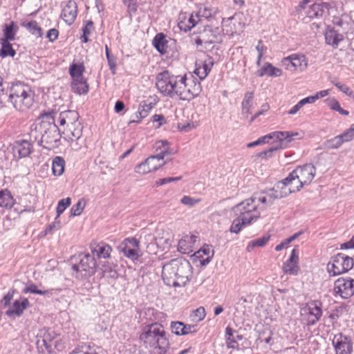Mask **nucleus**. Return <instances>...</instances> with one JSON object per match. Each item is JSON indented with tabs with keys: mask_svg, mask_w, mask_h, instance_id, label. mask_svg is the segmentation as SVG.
Returning <instances> with one entry per match:
<instances>
[{
	"mask_svg": "<svg viewBox=\"0 0 354 354\" xmlns=\"http://www.w3.org/2000/svg\"><path fill=\"white\" fill-rule=\"evenodd\" d=\"M54 112L41 113L38 121L30 127L29 136L32 142H37L39 145L50 149L58 146L61 133L55 123Z\"/></svg>",
	"mask_w": 354,
	"mask_h": 354,
	"instance_id": "1",
	"label": "nucleus"
},
{
	"mask_svg": "<svg viewBox=\"0 0 354 354\" xmlns=\"http://www.w3.org/2000/svg\"><path fill=\"white\" fill-rule=\"evenodd\" d=\"M192 266L183 258L171 259L162 266V277L164 283L169 286H183L189 280Z\"/></svg>",
	"mask_w": 354,
	"mask_h": 354,
	"instance_id": "2",
	"label": "nucleus"
},
{
	"mask_svg": "<svg viewBox=\"0 0 354 354\" xmlns=\"http://www.w3.org/2000/svg\"><path fill=\"white\" fill-rule=\"evenodd\" d=\"M146 346L153 350L155 354H165L169 348V339L162 325L151 323L146 325L140 335Z\"/></svg>",
	"mask_w": 354,
	"mask_h": 354,
	"instance_id": "3",
	"label": "nucleus"
},
{
	"mask_svg": "<svg viewBox=\"0 0 354 354\" xmlns=\"http://www.w3.org/2000/svg\"><path fill=\"white\" fill-rule=\"evenodd\" d=\"M186 75H174L168 71L159 73L156 76V85L158 91L165 96L173 97L178 96L180 99V93L185 91L184 88Z\"/></svg>",
	"mask_w": 354,
	"mask_h": 354,
	"instance_id": "4",
	"label": "nucleus"
},
{
	"mask_svg": "<svg viewBox=\"0 0 354 354\" xmlns=\"http://www.w3.org/2000/svg\"><path fill=\"white\" fill-rule=\"evenodd\" d=\"M34 97L35 92L29 85L17 82L10 86L8 101L15 109L24 111L32 106Z\"/></svg>",
	"mask_w": 354,
	"mask_h": 354,
	"instance_id": "5",
	"label": "nucleus"
},
{
	"mask_svg": "<svg viewBox=\"0 0 354 354\" xmlns=\"http://www.w3.org/2000/svg\"><path fill=\"white\" fill-rule=\"evenodd\" d=\"M36 346L39 354H52L54 349L61 351L64 347L59 342V335L49 328H41L36 336Z\"/></svg>",
	"mask_w": 354,
	"mask_h": 354,
	"instance_id": "6",
	"label": "nucleus"
},
{
	"mask_svg": "<svg viewBox=\"0 0 354 354\" xmlns=\"http://www.w3.org/2000/svg\"><path fill=\"white\" fill-rule=\"evenodd\" d=\"M58 122L61 127L66 126L63 133L71 140H78L82 135V126L79 121V113L76 111L68 110L59 114Z\"/></svg>",
	"mask_w": 354,
	"mask_h": 354,
	"instance_id": "7",
	"label": "nucleus"
},
{
	"mask_svg": "<svg viewBox=\"0 0 354 354\" xmlns=\"http://www.w3.org/2000/svg\"><path fill=\"white\" fill-rule=\"evenodd\" d=\"M316 168L312 164L298 166L286 178L295 192L299 191L304 185H309L315 177Z\"/></svg>",
	"mask_w": 354,
	"mask_h": 354,
	"instance_id": "8",
	"label": "nucleus"
},
{
	"mask_svg": "<svg viewBox=\"0 0 354 354\" xmlns=\"http://www.w3.org/2000/svg\"><path fill=\"white\" fill-rule=\"evenodd\" d=\"M233 210L242 218L250 220L251 223L257 221L261 216L260 210L252 196L236 205Z\"/></svg>",
	"mask_w": 354,
	"mask_h": 354,
	"instance_id": "9",
	"label": "nucleus"
},
{
	"mask_svg": "<svg viewBox=\"0 0 354 354\" xmlns=\"http://www.w3.org/2000/svg\"><path fill=\"white\" fill-rule=\"evenodd\" d=\"M353 265V258L342 253H338L332 257L330 262L328 264V270L330 273H333V275H339L352 269Z\"/></svg>",
	"mask_w": 354,
	"mask_h": 354,
	"instance_id": "10",
	"label": "nucleus"
},
{
	"mask_svg": "<svg viewBox=\"0 0 354 354\" xmlns=\"http://www.w3.org/2000/svg\"><path fill=\"white\" fill-rule=\"evenodd\" d=\"M79 259V263L73 265V270L79 273L82 277H88L93 275L97 267L94 257L86 253L80 254Z\"/></svg>",
	"mask_w": 354,
	"mask_h": 354,
	"instance_id": "11",
	"label": "nucleus"
},
{
	"mask_svg": "<svg viewBox=\"0 0 354 354\" xmlns=\"http://www.w3.org/2000/svg\"><path fill=\"white\" fill-rule=\"evenodd\" d=\"M332 345L335 354H352L353 342L351 336L338 333L333 335Z\"/></svg>",
	"mask_w": 354,
	"mask_h": 354,
	"instance_id": "12",
	"label": "nucleus"
},
{
	"mask_svg": "<svg viewBox=\"0 0 354 354\" xmlns=\"http://www.w3.org/2000/svg\"><path fill=\"white\" fill-rule=\"evenodd\" d=\"M335 295L348 299L354 295V279L351 277H339L334 283Z\"/></svg>",
	"mask_w": 354,
	"mask_h": 354,
	"instance_id": "13",
	"label": "nucleus"
},
{
	"mask_svg": "<svg viewBox=\"0 0 354 354\" xmlns=\"http://www.w3.org/2000/svg\"><path fill=\"white\" fill-rule=\"evenodd\" d=\"M169 142L166 140H160L156 142L157 149H160V151L155 156H151L145 160L146 164L150 167L152 171H156L162 167L165 162H160L162 160L166 155L171 154L169 151Z\"/></svg>",
	"mask_w": 354,
	"mask_h": 354,
	"instance_id": "14",
	"label": "nucleus"
},
{
	"mask_svg": "<svg viewBox=\"0 0 354 354\" xmlns=\"http://www.w3.org/2000/svg\"><path fill=\"white\" fill-rule=\"evenodd\" d=\"M183 86L185 91L180 94V100H191L194 99L200 94L202 90L200 82L191 74L189 75H186V80Z\"/></svg>",
	"mask_w": 354,
	"mask_h": 354,
	"instance_id": "15",
	"label": "nucleus"
},
{
	"mask_svg": "<svg viewBox=\"0 0 354 354\" xmlns=\"http://www.w3.org/2000/svg\"><path fill=\"white\" fill-rule=\"evenodd\" d=\"M281 63L287 70L290 71H303L308 66L305 55L301 54H292L283 58Z\"/></svg>",
	"mask_w": 354,
	"mask_h": 354,
	"instance_id": "16",
	"label": "nucleus"
},
{
	"mask_svg": "<svg viewBox=\"0 0 354 354\" xmlns=\"http://www.w3.org/2000/svg\"><path fill=\"white\" fill-rule=\"evenodd\" d=\"M295 192L294 187H292L290 183L286 182V178H284L277 182L272 189L266 190V194L270 195L274 202L276 199L286 197Z\"/></svg>",
	"mask_w": 354,
	"mask_h": 354,
	"instance_id": "17",
	"label": "nucleus"
},
{
	"mask_svg": "<svg viewBox=\"0 0 354 354\" xmlns=\"http://www.w3.org/2000/svg\"><path fill=\"white\" fill-rule=\"evenodd\" d=\"M139 241L136 238L125 239L120 245V249L123 254L131 259V260H136L140 257L139 251Z\"/></svg>",
	"mask_w": 354,
	"mask_h": 354,
	"instance_id": "18",
	"label": "nucleus"
},
{
	"mask_svg": "<svg viewBox=\"0 0 354 354\" xmlns=\"http://www.w3.org/2000/svg\"><path fill=\"white\" fill-rule=\"evenodd\" d=\"M32 139L30 141L26 140H19L14 142L12 146V153L15 158L21 159L30 156L33 150Z\"/></svg>",
	"mask_w": 354,
	"mask_h": 354,
	"instance_id": "19",
	"label": "nucleus"
},
{
	"mask_svg": "<svg viewBox=\"0 0 354 354\" xmlns=\"http://www.w3.org/2000/svg\"><path fill=\"white\" fill-rule=\"evenodd\" d=\"M333 7L329 2H317L309 6L306 15L310 19L319 18L326 14H328L329 10Z\"/></svg>",
	"mask_w": 354,
	"mask_h": 354,
	"instance_id": "20",
	"label": "nucleus"
},
{
	"mask_svg": "<svg viewBox=\"0 0 354 354\" xmlns=\"http://www.w3.org/2000/svg\"><path fill=\"white\" fill-rule=\"evenodd\" d=\"M299 133L297 132L293 133L290 131H274L272 132L269 134H267L264 136L259 138V140L261 141V145L268 142V141L271 139H277L280 143H282L283 141H286V142H290L292 140V138L293 136H298Z\"/></svg>",
	"mask_w": 354,
	"mask_h": 354,
	"instance_id": "21",
	"label": "nucleus"
},
{
	"mask_svg": "<svg viewBox=\"0 0 354 354\" xmlns=\"http://www.w3.org/2000/svg\"><path fill=\"white\" fill-rule=\"evenodd\" d=\"M171 332L176 335H186L197 332L195 324H185L182 322H171L170 326Z\"/></svg>",
	"mask_w": 354,
	"mask_h": 354,
	"instance_id": "22",
	"label": "nucleus"
},
{
	"mask_svg": "<svg viewBox=\"0 0 354 354\" xmlns=\"http://www.w3.org/2000/svg\"><path fill=\"white\" fill-rule=\"evenodd\" d=\"M30 305L27 298H21L20 300H15L12 306L6 312V315L10 317H20Z\"/></svg>",
	"mask_w": 354,
	"mask_h": 354,
	"instance_id": "23",
	"label": "nucleus"
},
{
	"mask_svg": "<svg viewBox=\"0 0 354 354\" xmlns=\"http://www.w3.org/2000/svg\"><path fill=\"white\" fill-rule=\"evenodd\" d=\"M77 6L75 1L69 0L62 11V17L64 21L71 25L76 19Z\"/></svg>",
	"mask_w": 354,
	"mask_h": 354,
	"instance_id": "24",
	"label": "nucleus"
},
{
	"mask_svg": "<svg viewBox=\"0 0 354 354\" xmlns=\"http://www.w3.org/2000/svg\"><path fill=\"white\" fill-rule=\"evenodd\" d=\"M92 256H96L97 258H108L112 251L111 246L104 242H93L90 245Z\"/></svg>",
	"mask_w": 354,
	"mask_h": 354,
	"instance_id": "25",
	"label": "nucleus"
},
{
	"mask_svg": "<svg viewBox=\"0 0 354 354\" xmlns=\"http://www.w3.org/2000/svg\"><path fill=\"white\" fill-rule=\"evenodd\" d=\"M299 257L297 250L293 249L289 259L284 263L283 270L286 274L296 275L298 273L299 267L298 266Z\"/></svg>",
	"mask_w": 354,
	"mask_h": 354,
	"instance_id": "26",
	"label": "nucleus"
},
{
	"mask_svg": "<svg viewBox=\"0 0 354 354\" xmlns=\"http://www.w3.org/2000/svg\"><path fill=\"white\" fill-rule=\"evenodd\" d=\"M213 64L214 62L212 58L209 57L202 64H196L194 73L201 80H203L211 71Z\"/></svg>",
	"mask_w": 354,
	"mask_h": 354,
	"instance_id": "27",
	"label": "nucleus"
},
{
	"mask_svg": "<svg viewBox=\"0 0 354 354\" xmlns=\"http://www.w3.org/2000/svg\"><path fill=\"white\" fill-rule=\"evenodd\" d=\"M326 43L331 45L334 48L338 46L339 43L343 40V35L338 32L334 28H328L325 32Z\"/></svg>",
	"mask_w": 354,
	"mask_h": 354,
	"instance_id": "28",
	"label": "nucleus"
},
{
	"mask_svg": "<svg viewBox=\"0 0 354 354\" xmlns=\"http://www.w3.org/2000/svg\"><path fill=\"white\" fill-rule=\"evenodd\" d=\"M152 107L153 105L151 103L147 104L145 102L143 104H140L138 111L132 115V118L130 120L129 124L140 122L142 119L146 118L149 115Z\"/></svg>",
	"mask_w": 354,
	"mask_h": 354,
	"instance_id": "29",
	"label": "nucleus"
},
{
	"mask_svg": "<svg viewBox=\"0 0 354 354\" xmlns=\"http://www.w3.org/2000/svg\"><path fill=\"white\" fill-rule=\"evenodd\" d=\"M309 314L314 317L313 319L308 321V325L315 324L322 315V304L318 301H313L308 305Z\"/></svg>",
	"mask_w": 354,
	"mask_h": 354,
	"instance_id": "30",
	"label": "nucleus"
},
{
	"mask_svg": "<svg viewBox=\"0 0 354 354\" xmlns=\"http://www.w3.org/2000/svg\"><path fill=\"white\" fill-rule=\"evenodd\" d=\"M200 35H206L207 40L205 41V44H212L216 42L218 35H219V29L212 26H206L203 30L200 32Z\"/></svg>",
	"mask_w": 354,
	"mask_h": 354,
	"instance_id": "31",
	"label": "nucleus"
},
{
	"mask_svg": "<svg viewBox=\"0 0 354 354\" xmlns=\"http://www.w3.org/2000/svg\"><path fill=\"white\" fill-rule=\"evenodd\" d=\"M267 75L270 77H279L282 75V71L277 67L273 66L270 63H266L263 66L257 71V75L263 77Z\"/></svg>",
	"mask_w": 354,
	"mask_h": 354,
	"instance_id": "32",
	"label": "nucleus"
},
{
	"mask_svg": "<svg viewBox=\"0 0 354 354\" xmlns=\"http://www.w3.org/2000/svg\"><path fill=\"white\" fill-rule=\"evenodd\" d=\"M153 45L158 53L164 55L167 53V40L162 32L158 33L153 39Z\"/></svg>",
	"mask_w": 354,
	"mask_h": 354,
	"instance_id": "33",
	"label": "nucleus"
},
{
	"mask_svg": "<svg viewBox=\"0 0 354 354\" xmlns=\"http://www.w3.org/2000/svg\"><path fill=\"white\" fill-rule=\"evenodd\" d=\"M21 25L22 27L26 28V30L35 37L39 38L42 37V28L36 21H23Z\"/></svg>",
	"mask_w": 354,
	"mask_h": 354,
	"instance_id": "34",
	"label": "nucleus"
},
{
	"mask_svg": "<svg viewBox=\"0 0 354 354\" xmlns=\"http://www.w3.org/2000/svg\"><path fill=\"white\" fill-rule=\"evenodd\" d=\"M252 198H254L259 209H262L261 207H259L260 203L262 204L264 207L270 206L274 203L270 195L266 194V191H263L259 194H254Z\"/></svg>",
	"mask_w": 354,
	"mask_h": 354,
	"instance_id": "35",
	"label": "nucleus"
},
{
	"mask_svg": "<svg viewBox=\"0 0 354 354\" xmlns=\"http://www.w3.org/2000/svg\"><path fill=\"white\" fill-rule=\"evenodd\" d=\"M18 30V27L14 21L4 25L3 37L0 41H12L15 38V35Z\"/></svg>",
	"mask_w": 354,
	"mask_h": 354,
	"instance_id": "36",
	"label": "nucleus"
},
{
	"mask_svg": "<svg viewBox=\"0 0 354 354\" xmlns=\"http://www.w3.org/2000/svg\"><path fill=\"white\" fill-rule=\"evenodd\" d=\"M71 87L73 91L79 95H84L88 92V84L85 78L73 80Z\"/></svg>",
	"mask_w": 354,
	"mask_h": 354,
	"instance_id": "37",
	"label": "nucleus"
},
{
	"mask_svg": "<svg viewBox=\"0 0 354 354\" xmlns=\"http://www.w3.org/2000/svg\"><path fill=\"white\" fill-rule=\"evenodd\" d=\"M250 224L252 223L250 222V220L243 218L239 215L238 217L232 221L230 227V232L231 233L239 234L243 227L250 225Z\"/></svg>",
	"mask_w": 354,
	"mask_h": 354,
	"instance_id": "38",
	"label": "nucleus"
},
{
	"mask_svg": "<svg viewBox=\"0 0 354 354\" xmlns=\"http://www.w3.org/2000/svg\"><path fill=\"white\" fill-rule=\"evenodd\" d=\"M85 67L82 63H73L69 67V74L73 80L84 79L83 73Z\"/></svg>",
	"mask_w": 354,
	"mask_h": 354,
	"instance_id": "39",
	"label": "nucleus"
},
{
	"mask_svg": "<svg viewBox=\"0 0 354 354\" xmlns=\"http://www.w3.org/2000/svg\"><path fill=\"white\" fill-rule=\"evenodd\" d=\"M116 266L113 263L104 262L102 264L101 270L103 276L107 278L115 279L118 277Z\"/></svg>",
	"mask_w": 354,
	"mask_h": 354,
	"instance_id": "40",
	"label": "nucleus"
},
{
	"mask_svg": "<svg viewBox=\"0 0 354 354\" xmlns=\"http://www.w3.org/2000/svg\"><path fill=\"white\" fill-rule=\"evenodd\" d=\"M158 313L153 308H147L141 312L142 319H145V324L147 325L151 323H157Z\"/></svg>",
	"mask_w": 354,
	"mask_h": 354,
	"instance_id": "41",
	"label": "nucleus"
},
{
	"mask_svg": "<svg viewBox=\"0 0 354 354\" xmlns=\"http://www.w3.org/2000/svg\"><path fill=\"white\" fill-rule=\"evenodd\" d=\"M14 205V199L11 193L7 189L0 191V207L11 208Z\"/></svg>",
	"mask_w": 354,
	"mask_h": 354,
	"instance_id": "42",
	"label": "nucleus"
},
{
	"mask_svg": "<svg viewBox=\"0 0 354 354\" xmlns=\"http://www.w3.org/2000/svg\"><path fill=\"white\" fill-rule=\"evenodd\" d=\"M65 168V160L62 157L56 156L52 163V170L55 176H61Z\"/></svg>",
	"mask_w": 354,
	"mask_h": 354,
	"instance_id": "43",
	"label": "nucleus"
},
{
	"mask_svg": "<svg viewBox=\"0 0 354 354\" xmlns=\"http://www.w3.org/2000/svg\"><path fill=\"white\" fill-rule=\"evenodd\" d=\"M1 44V49L0 50V55L2 57L8 56L14 57L16 54L15 50L13 49L12 44L9 41H0Z\"/></svg>",
	"mask_w": 354,
	"mask_h": 354,
	"instance_id": "44",
	"label": "nucleus"
},
{
	"mask_svg": "<svg viewBox=\"0 0 354 354\" xmlns=\"http://www.w3.org/2000/svg\"><path fill=\"white\" fill-rule=\"evenodd\" d=\"M53 290H39L37 288V286L35 283H30L29 286H26L22 290L23 293L27 294V293H32V294H37L39 295H53Z\"/></svg>",
	"mask_w": 354,
	"mask_h": 354,
	"instance_id": "45",
	"label": "nucleus"
},
{
	"mask_svg": "<svg viewBox=\"0 0 354 354\" xmlns=\"http://www.w3.org/2000/svg\"><path fill=\"white\" fill-rule=\"evenodd\" d=\"M192 243L189 240H187L185 237L182 238L178 244V250L183 253L189 254L193 252Z\"/></svg>",
	"mask_w": 354,
	"mask_h": 354,
	"instance_id": "46",
	"label": "nucleus"
},
{
	"mask_svg": "<svg viewBox=\"0 0 354 354\" xmlns=\"http://www.w3.org/2000/svg\"><path fill=\"white\" fill-rule=\"evenodd\" d=\"M225 335H226V344L228 348H231L233 349H239V344L235 340L233 335V330L227 326L225 329Z\"/></svg>",
	"mask_w": 354,
	"mask_h": 354,
	"instance_id": "47",
	"label": "nucleus"
},
{
	"mask_svg": "<svg viewBox=\"0 0 354 354\" xmlns=\"http://www.w3.org/2000/svg\"><path fill=\"white\" fill-rule=\"evenodd\" d=\"M270 239V236H264L263 237L257 239L250 241L247 247L248 252L251 251L254 247H263L264 246Z\"/></svg>",
	"mask_w": 354,
	"mask_h": 354,
	"instance_id": "48",
	"label": "nucleus"
},
{
	"mask_svg": "<svg viewBox=\"0 0 354 354\" xmlns=\"http://www.w3.org/2000/svg\"><path fill=\"white\" fill-rule=\"evenodd\" d=\"M71 203V199L69 197L63 198L58 202L57 207V218H58L64 212V210L70 206Z\"/></svg>",
	"mask_w": 354,
	"mask_h": 354,
	"instance_id": "49",
	"label": "nucleus"
},
{
	"mask_svg": "<svg viewBox=\"0 0 354 354\" xmlns=\"http://www.w3.org/2000/svg\"><path fill=\"white\" fill-rule=\"evenodd\" d=\"M344 143L340 135L326 141L325 145L328 149H337Z\"/></svg>",
	"mask_w": 354,
	"mask_h": 354,
	"instance_id": "50",
	"label": "nucleus"
},
{
	"mask_svg": "<svg viewBox=\"0 0 354 354\" xmlns=\"http://www.w3.org/2000/svg\"><path fill=\"white\" fill-rule=\"evenodd\" d=\"M84 207V202L79 201L71 209V216H76L81 214Z\"/></svg>",
	"mask_w": 354,
	"mask_h": 354,
	"instance_id": "51",
	"label": "nucleus"
},
{
	"mask_svg": "<svg viewBox=\"0 0 354 354\" xmlns=\"http://www.w3.org/2000/svg\"><path fill=\"white\" fill-rule=\"evenodd\" d=\"M195 254L197 257H202L203 254L207 257H213L214 250H212L209 245H205L202 248H201L198 251H197Z\"/></svg>",
	"mask_w": 354,
	"mask_h": 354,
	"instance_id": "52",
	"label": "nucleus"
},
{
	"mask_svg": "<svg viewBox=\"0 0 354 354\" xmlns=\"http://www.w3.org/2000/svg\"><path fill=\"white\" fill-rule=\"evenodd\" d=\"M105 50H106V57L110 69L113 71L115 69V67H116L115 57L113 55L110 54L107 45H106V46H105Z\"/></svg>",
	"mask_w": 354,
	"mask_h": 354,
	"instance_id": "53",
	"label": "nucleus"
},
{
	"mask_svg": "<svg viewBox=\"0 0 354 354\" xmlns=\"http://www.w3.org/2000/svg\"><path fill=\"white\" fill-rule=\"evenodd\" d=\"M57 218H58L56 217L55 221L46 227L45 230L46 234L52 233L53 232L58 230L61 228V223L57 220Z\"/></svg>",
	"mask_w": 354,
	"mask_h": 354,
	"instance_id": "54",
	"label": "nucleus"
},
{
	"mask_svg": "<svg viewBox=\"0 0 354 354\" xmlns=\"http://www.w3.org/2000/svg\"><path fill=\"white\" fill-rule=\"evenodd\" d=\"M281 145H282V143H279V144H278L275 147H272L269 148L268 149L265 150V151L261 152L260 153V156L262 157V158L271 157L272 155V153L274 151H276L277 150H278L279 149L282 147Z\"/></svg>",
	"mask_w": 354,
	"mask_h": 354,
	"instance_id": "55",
	"label": "nucleus"
},
{
	"mask_svg": "<svg viewBox=\"0 0 354 354\" xmlns=\"http://www.w3.org/2000/svg\"><path fill=\"white\" fill-rule=\"evenodd\" d=\"M192 316L198 322L203 320L205 318V308L203 307H200V308L196 309L193 312Z\"/></svg>",
	"mask_w": 354,
	"mask_h": 354,
	"instance_id": "56",
	"label": "nucleus"
},
{
	"mask_svg": "<svg viewBox=\"0 0 354 354\" xmlns=\"http://www.w3.org/2000/svg\"><path fill=\"white\" fill-rule=\"evenodd\" d=\"M135 171L136 173L142 174H145L152 171L150 167L146 164L145 161L138 165L136 167Z\"/></svg>",
	"mask_w": 354,
	"mask_h": 354,
	"instance_id": "57",
	"label": "nucleus"
},
{
	"mask_svg": "<svg viewBox=\"0 0 354 354\" xmlns=\"http://www.w3.org/2000/svg\"><path fill=\"white\" fill-rule=\"evenodd\" d=\"M200 201L199 199H194L189 196H184L181 200L180 202L185 205H188L190 207H192L195 205L196 204L198 203Z\"/></svg>",
	"mask_w": 354,
	"mask_h": 354,
	"instance_id": "58",
	"label": "nucleus"
},
{
	"mask_svg": "<svg viewBox=\"0 0 354 354\" xmlns=\"http://www.w3.org/2000/svg\"><path fill=\"white\" fill-rule=\"evenodd\" d=\"M330 107L331 109L338 111L342 115H347L348 114V111L341 108L339 103L336 100L331 102Z\"/></svg>",
	"mask_w": 354,
	"mask_h": 354,
	"instance_id": "59",
	"label": "nucleus"
},
{
	"mask_svg": "<svg viewBox=\"0 0 354 354\" xmlns=\"http://www.w3.org/2000/svg\"><path fill=\"white\" fill-rule=\"evenodd\" d=\"M254 97L253 92H247L245 95L243 100L242 102V106H251V103Z\"/></svg>",
	"mask_w": 354,
	"mask_h": 354,
	"instance_id": "60",
	"label": "nucleus"
},
{
	"mask_svg": "<svg viewBox=\"0 0 354 354\" xmlns=\"http://www.w3.org/2000/svg\"><path fill=\"white\" fill-rule=\"evenodd\" d=\"M181 178H182V176L168 177V178H161V179H159L156 182V185H158V186L163 185L167 184V183H171V182L180 180Z\"/></svg>",
	"mask_w": 354,
	"mask_h": 354,
	"instance_id": "61",
	"label": "nucleus"
},
{
	"mask_svg": "<svg viewBox=\"0 0 354 354\" xmlns=\"http://www.w3.org/2000/svg\"><path fill=\"white\" fill-rule=\"evenodd\" d=\"M15 292V290L12 289L10 290H9L8 292L6 295H4V297L2 299V302H3V304L5 306L10 305V301L13 298Z\"/></svg>",
	"mask_w": 354,
	"mask_h": 354,
	"instance_id": "62",
	"label": "nucleus"
},
{
	"mask_svg": "<svg viewBox=\"0 0 354 354\" xmlns=\"http://www.w3.org/2000/svg\"><path fill=\"white\" fill-rule=\"evenodd\" d=\"M59 36V31L55 28L50 29L48 32L46 37L48 38L49 41L53 42L55 41Z\"/></svg>",
	"mask_w": 354,
	"mask_h": 354,
	"instance_id": "63",
	"label": "nucleus"
},
{
	"mask_svg": "<svg viewBox=\"0 0 354 354\" xmlns=\"http://www.w3.org/2000/svg\"><path fill=\"white\" fill-rule=\"evenodd\" d=\"M340 250L354 249V236L347 242L340 245Z\"/></svg>",
	"mask_w": 354,
	"mask_h": 354,
	"instance_id": "64",
	"label": "nucleus"
}]
</instances>
